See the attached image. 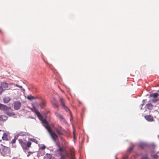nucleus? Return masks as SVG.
Returning a JSON list of instances; mask_svg holds the SVG:
<instances>
[{"instance_id": "28", "label": "nucleus", "mask_w": 159, "mask_h": 159, "mask_svg": "<svg viewBox=\"0 0 159 159\" xmlns=\"http://www.w3.org/2000/svg\"><path fill=\"white\" fill-rule=\"evenodd\" d=\"M133 148V146L130 147L128 149V151L129 152H130L132 150Z\"/></svg>"}, {"instance_id": "38", "label": "nucleus", "mask_w": 159, "mask_h": 159, "mask_svg": "<svg viewBox=\"0 0 159 159\" xmlns=\"http://www.w3.org/2000/svg\"><path fill=\"white\" fill-rule=\"evenodd\" d=\"M74 138H75V135L74 134Z\"/></svg>"}, {"instance_id": "34", "label": "nucleus", "mask_w": 159, "mask_h": 159, "mask_svg": "<svg viewBox=\"0 0 159 159\" xmlns=\"http://www.w3.org/2000/svg\"><path fill=\"white\" fill-rule=\"evenodd\" d=\"M19 87L21 89H22V86H19Z\"/></svg>"}, {"instance_id": "36", "label": "nucleus", "mask_w": 159, "mask_h": 159, "mask_svg": "<svg viewBox=\"0 0 159 159\" xmlns=\"http://www.w3.org/2000/svg\"><path fill=\"white\" fill-rule=\"evenodd\" d=\"M12 159H17V157H14Z\"/></svg>"}, {"instance_id": "6", "label": "nucleus", "mask_w": 159, "mask_h": 159, "mask_svg": "<svg viewBox=\"0 0 159 159\" xmlns=\"http://www.w3.org/2000/svg\"><path fill=\"white\" fill-rule=\"evenodd\" d=\"M21 103L19 101L15 102L14 104V108L15 110H18L21 107Z\"/></svg>"}, {"instance_id": "24", "label": "nucleus", "mask_w": 159, "mask_h": 159, "mask_svg": "<svg viewBox=\"0 0 159 159\" xmlns=\"http://www.w3.org/2000/svg\"><path fill=\"white\" fill-rule=\"evenodd\" d=\"M30 140L33 142L35 143L36 144H37L38 143V141L34 139H30Z\"/></svg>"}, {"instance_id": "32", "label": "nucleus", "mask_w": 159, "mask_h": 159, "mask_svg": "<svg viewBox=\"0 0 159 159\" xmlns=\"http://www.w3.org/2000/svg\"><path fill=\"white\" fill-rule=\"evenodd\" d=\"M141 159H148V158L147 156H143L142 157Z\"/></svg>"}, {"instance_id": "17", "label": "nucleus", "mask_w": 159, "mask_h": 159, "mask_svg": "<svg viewBox=\"0 0 159 159\" xmlns=\"http://www.w3.org/2000/svg\"><path fill=\"white\" fill-rule=\"evenodd\" d=\"M56 114L57 117L59 118L61 120H64V118L59 113H56Z\"/></svg>"}, {"instance_id": "20", "label": "nucleus", "mask_w": 159, "mask_h": 159, "mask_svg": "<svg viewBox=\"0 0 159 159\" xmlns=\"http://www.w3.org/2000/svg\"><path fill=\"white\" fill-rule=\"evenodd\" d=\"M159 99L157 98H153L152 100V102L153 103H155L158 101H159Z\"/></svg>"}, {"instance_id": "1", "label": "nucleus", "mask_w": 159, "mask_h": 159, "mask_svg": "<svg viewBox=\"0 0 159 159\" xmlns=\"http://www.w3.org/2000/svg\"><path fill=\"white\" fill-rule=\"evenodd\" d=\"M34 112L39 118L42 121V122L43 125L48 130V131H49L51 130V128L49 125L48 122L46 119H43V116L40 114V112L37 111H35Z\"/></svg>"}, {"instance_id": "41", "label": "nucleus", "mask_w": 159, "mask_h": 159, "mask_svg": "<svg viewBox=\"0 0 159 159\" xmlns=\"http://www.w3.org/2000/svg\"><path fill=\"white\" fill-rule=\"evenodd\" d=\"M1 30H0V32H1Z\"/></svg>"}, {"instance_id": "22", "label": "nucleus", "mask_w": 159, "mask_h": 159, "mask_svg": "<svg viewBox=\"0 0 159 159\" xmlns=\"http://www.w3.org/2000/svg\"><path fill=\"white\" fill-rule=\"evenodd\" d=\"M19 135L22 136L26 135H27V133L25 132H21L19 133Z\"/></svg>"}, {"instance_id": "26", "label": "nucleus", "mask_w": 159, "mask_h": 159, "mask_svg": "<svg viewBox=\"0 0 159 159\" xmlns=\"http://www.w3.org/2000/svg\"><path fill=\"white\" fill-rule=\"evenodd\" d=\"M153 157L155 159H157L158 157V156L157 155H154L153 156Z\"/></svg>"}, {"instance_id": "11", "label": "nucleus", "mask_w": 159, "mask_h": 159, "mask_svg": "<svg viewBox=\"0 0 159 159\" xmlns=\"http://www.w3.org/2000/svg\"><path fill=\"white\" fill-rule=\"evenodd\" d=\"M8 119L7 117L6 116L1 115L0 116V120L5 121L7 120Z\"/></svg>"}, {"instance_id": "25", "label": "nucleus", "mask_w": 159, "mask_h": 159, "mask_svg": "<svg viewBox=\"0 0 159 159\" xmlns=\"http://www.w3.org/2000/svg\"><path fill=\"white\" fill-rule=\"evenodd\" d=\"M61 159H66V157L65 155H64L63 154H61Z\"/></svg>"}, {"instance_id": "19", "label": "nucleus", "mask_w": 159, "mask_h": 159, "mask_svg": "<svg viewBox=\"0 0 159 159\" xmlns=\"http://www.w3.org/2000/svg\"><path fill=\"white\" fill-rule=\"evenodd\" d=\"M64 109L67 112H69L70 114V116H71V113L70 111V110L69 109L66 107V106H65V107H63Z\"/></svg>"}, {"instance_id": "23", "label": "nucleus", "mask_w": 159, "mask_h": 159, "mask_svg": "<svg viewBox=\"0 0 159 159\" xmlns=\"http://www.w3.org/2000/svg\"><path fill=\"white\" fill-rule=\"evenodd\" d=\"M27 98L29 100H31L32 99H34V98L33 96L30 95L27 96Z\"/></svg>"}, {"instance_id": "31", "label": "nucleus", "mask_w": 159, "mask_h": 159, "mask_svg": "<svg viewBox=\"0 0 159 159\" xmlns=\"http://www.w3.org/2000/svg\"><path fill=\"white\" fill-rule=\"evenodd\" d=\"M57 151H59L60 152H63V149L61 147H59V149L57 150Z\"/></svg>"}, {"instance_id": "10", "label": "nucleus", "mask_w": 159, "mask_h": 159, "mask_svg": "<svg viewBox=\"0 0 159 159\" xmlns=\"http://www.w3.org/2000/svg\"><path fill=\"white\" fill-rule=\"evenodd\" d=\"M59 99L61 104L62 107H65L66 106L65 105V100L64 99H63L62 97H60L59 98Z\"/></svg>"}, {"instance_id": "9", "label": "nucleus", "mask_w": 159, "mask_h": 159, "mask_svg": "<svg viewBox=\"0 0 159 159\" xmlns=\"http://www.w3.org/2000/svg\"><path fill=\"white\" fill-rule=\"evenodd\" d=\"M3 140L7 141L8 140V134L6 133H4L2 137Z\"/></svg>"}, {"instance_id": "7", "label": "nucleus", "mask_w": 159, "mask_h": 159, "mask_svg": "<svg viewBox=\"0 0 159 159\" xmlns=\"http://www.w3.org/2000/svg\"><path fill=\"white\" fill-rule=\"evenodd\" d=\"M52 104L53 106L55 108H58V106L57 101L54 98L52 101Z\"/></svg>"}, {"instance_id": "29", "label": "nucleus", "mask_w": 159, "mask_h": 159, "mask_svg": "<svg viewBox=\"0 0 159 159\" xmlns=\"http://www.w3.org/2000/svg\"><path fill=\"white\" fill-rule=\"evenodd\" d=\"M16 141V139L15 138L14 139H12L11 141V143L12 144H13L15 143Z\"/></svg>"}, {"instance_id": "3", "label": "nucleus", "mask_w": 159, "mask_h": 159, "mask_svg": "<svg viewBox=\"0 0 159 159\" xmlns=\"http://www.w3.org/2000/svg\"><path fill=\"white\" fill-rule=\"evenodd\" d=\"M19 142L23 148L25 150L30 147L32 144L30 141H28L27 143L26 140L24 139H19Z\"/></svg>"}, {"instance_id": "14", "label": "nucleus", "mask_w": 159, "mask_h": 159, "mask_svg": "<svg viewBox=\"0 0 159 159\" xmlns=\"http://www.w3.org/2000/svg\"><path fill=\"white\" fill-rule=\"evenodd\" d=\"M10 100V98L8 97H6L3 98V101L5 103H8Z\"/></svg>"}, {"instance_id": "27", "label": "nucleus", "mask_w": 159, "mask_h": 159, "mask_svg": "<svg viewBox=\"0 0 159 159\" xmlns=\"http://www.w3.org/2000/svg\"><path fill=\"white\" fill-rule=\"evenodd\" d=\"M3 91V88L2 87L0 86V94H1L2 93Z\"/></svg>"}, {"instance_id": "8", "label": "nucleus", "mask_w": 159, "mask_h": 159, "mask_svg": "<svg viewBox=\"0 0 159 159\" xmlns=\"http://www.w3.org/2000/svg\"><path fill=\"white\" fill-rule=\"evenodd\" d=\"M144 117L146 120L149 121H153L154 120L153 116L150 115L146 116Z\"/></svg>"}, {"instance_id": "37", "label": "nucleus", "mask_w": 159, "mask_h": 159, "mask_svg": "<svg viewBox=\"0 0 159 159\" xmlns=\"http://www.w3.org/2000/svg\"><path fill=\"white\" fill-rule=\"evenodd\" d=\"M66 156H67V157H68V154H66Z\"/></svg>"}, {"instance_id": "40", "label": "nucleus", "mask_w": 159, "mask_h": 159, "mask_svg": "<svg viewBox=\"0 0 159 159\" xmlns=\"http://www.w3.org/2000/svg\"><path fill=\"white\" fill-rule=\"evenodd\" d=\"M158 96H159V94H158Z\"/></svg>"}, {"instance_id": "2", "label": "nucleus", "mask_w": 159, "mask_h": 159, "mask_svg": "<svg viewBox=\"0 0 159 159\" xmlns=\"http://www.w3.org/2000/svg\"><path fill=\"white\" fill-rule=\"evenodd\" d=\"M0 109L4 111L5 113L9 116H12L15 115V113L12 111L11 107L5 105L0 104Z\"/></svg>"}, {"instance_id": "30", "label": "nucleus", "mask_w": 159, "mask_h": 159, "mask_svg": "<svg viewBox=\"0 0 159 159\" xmlns=\"http://www.w3.org/2000/svg\"><path fill=\"white\" fill-rule=\"evenodd\" d=\"M46 148V146L43 145L40 148V149H41L43 150H44V149H45Z\"/></svg>"}, {"instance_id": "33", "label": "nucleus", "mask_w": 159, "mask_h": 159, "mask_svg": "<svg viewBox=\"0 0 159 159\" xmlns=\"http://www.w3.org/2000/svg\"><path fill=\"white\" fill-rule=\"evenodd\" d=\"M127 157H128L127 156H126L124 157L123 159H127Z\"/></svg>"}, {"instance_id": "13", "label": "nucleus", "mask_w": 159, "mask_h": 159, "mask_svg": "<svg viewBox=\"0 0 159 159\" xmlns=\"http://www.w3.org/2000/svg\"><path fill=\"white\" fill-rule=\"evenodd\" d=\"M147 108L149 110H151L153 108V105L151 103H148L146 105Z\"/></svg>"}, {"instance_id": "21", "label": "nucleus", "mask_w": 159, "mask_h": 159, "mask_svg": "<svg viewBox=\"0 0 159 159\" xmlns=\"http://www.w3.org/2000/svg\"><path fill=\"white\" fill-rule=\"evenodd\" d=\"M70 156H71V159H76L75 156H74V153L71 152L70 153Z\"/></svg>"}, {"instance_id": "12", "label": "nucleus", "mask_w": 159, "mask_h": 159, "mask_svg": "<svg viewBox=\"0 0 159 159\" xmlns=\"http://www.w3.org/2000/svg\"><path fill=\"white\" fill-rule=\"evenodd\" d=\"M1 87H2V88H7L8 86V84L4 82L2 83L1 84Z\"/></svg>"}, {"instance_id": "35", "label": "nucleus", "mask_w": 159, "mask_h": 159, "mask_svg": "<svg viewBox=\"0 0 159 159\" xmlns=\"http://www.w3.org/2000/svg\"><path fill=\"white\" fill-rule=\"evenodd\" d=\"M16 86H17V87H19V86L18 84H16Z\"/></svg>"}, {"instance_id": "15", "label": "nucleus", "mask_w": 159, "mask_h": 159, "mask_svg": "<svg viewBox=\"0 0 159 159\" xmlns=\"http://www.w3.org/2000/svg\"><path fill=\"white\" fill-rule=\"evenodd\" d=\"M158 96V94L157 93H154L151 94L150 95V96L152 97L153 98H157Z\"/></svg>"}, {"instance_id": "18", "label": "nucleus", "mask_w": 159, "mask_h": 159, "mask_svg": "<svg viewBox=\"0 0 159 159\" xmlns=\"http://www.w3.org/2000/svg\"><path fill=\"white\" fill-rule=\"evenodd\" d=\"M55 130L56 132L58 135H60L62 134L61 132V129H59L57 128H56Z\"/></svg>"}, {"instance_id": "5", "label": "nucleus", "mask_w": 159, "mask_h": 159, "mask_svg": "<svg viewBox=\"0 0 159 159\" xmlns=\"http://www.w3.org/2000/svg\"><path fill=\"white\" fill-rule=\"evenodd\" d=\"M10 152V149L7 147H5L3 149L2 153L4 156H7L9 154Z\"/></svg>"}, {"instance_id": "39", "label": "nucleus", "mask_w": 159, "mask_h": 159, "mask_svg": "<svg viewBox=\"0 0 159 159\" xmlns=\"http://www.w3.org/2000/svg\"><path fill=\"white\" fill-rule=\"evenodd\" d=\"M1 131V130L0 129V131Z\"/></svg>"}, {"instance_id": "4", "label": "nucleus", "mask_w": 159, "mask_h": 159, "mask_svg": "<svg viewBox=\"0 0 159 159\" xmlns=\"http://www.w3.org/2000/svg\"><path fill=\"white\" fill-rule=\"evenodd\" d=\"M50 134L52 139L55 142H56L57 140L58 139V136L53 131H52V129L48 131Z\"/></svg>"}, {"instance_id": "16", "label": "nucleus", "mask_w": 159, "mask_h": 159, "mask_svg": "<svg viewBox=\"0 0 159 159\" xmlns=\"http://www.w3.org/2000/svg\"><path fill=\"white\" fill-rule=\"evenodd\" d=\"M46 102L45 100H43L42 102L41 103L40 105V106L42 107L43 108L46 106Z\"/></svg>"}]
</instances>
